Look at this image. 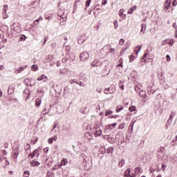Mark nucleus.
<instances>
[{
  "mask_svg": "<svg viewBox=\"0 0 177 177\" xmlns=\"http://www.w3.org/2000/svg\"><path fill=\"white\" fill-rule=\"evenodd\" d=\"M83 165L85 169H91L92 168V160L88 156L83 157Z\"/></svg>",
  "mask_w": 177,
  "mask_h": 177,
  "instance_id": "1",
  "label": "nucleus"
},
{
  "mask_svg": "<svg viewBox=\"0 0 177 177\" xmlns=\"http://www.w3.org/2000/svg\"><path fill=\"white\" fill-rule=\"evenodd\" d=\"M88 59H89V53L84 51L80 54L81 62H86Z\"/></svg>",
  "mask_w": 177,
  "mask_h": 177,
  "instance_id": "2",
  "label": "nucleus"
},
{
  "mask_svg": "<svg viewBox=\"0 0 177 177\" xmlns=\"http://www.w3.org/2000/svg\"><path fill=\"white\" fill-rule=\"evenodd\" d=\"M114 92H115V88L114 87V85H111L109 88H105L104 90L105 95H109V93H114Z\"/></svg>",
  "mask_w": 177,
  "mask_h": 177,
  "instance_id": "3",
  "label": "nucleus"
},
{
  "mask_svg": "<svg viewBox=\"0 0 177 177\" xmlns=\"http://www.w3.org/2000/svg\"><path fill=\"white\" fill-rule=\"evenodd\" d=\"M19 147H15V149H13L12 151V157L14 158V162H17V158L19 157Z\"/></svg>",
  "mask_w": 177,
  "mask_h": 177,
  "instance_id": "4",
  "label": "nucleus"
},
{
  "mask_svg": "<svg viewBox=\"0 0 177 177\" xmlns=\"http://www.w3.org/2000/svg\"><path fill=\"white\" fill-rule=\"evenodd\" d=\"M91 66L92 67H100V66H102V61L99 59H94L91 62Z\"/></svg>",
  "mask_w": 177,
  "mask_h": 177,
  "instance_id": "5",
  "label": "nucleus"
},
{
  "mask_svg": "<svg viewBox=\"0 0 177 177\" xmlns=\"http://www.w3.org/2000/svg\"><path fill=\"white\" fill-rule=\"evenodd\" d=\"M36 156L37 157H39V150L38 149H35L32 153H30L28 157L34 158Z\"/></svg>",
  "mask_w": 177,
  "mask_h": 177,
  "instance_id": "6",
  "label": "nucleus"
},
{
  "mask_svg": "<svg viewBox=\"0 0 177 177\" xmlns=\"http://www.w3.org/2000/svg\"><path fill=\"white\" fill-rule=\"evenodd\" d=\"M95 132L94 133L95 138H98L99 136H100V135H102V133H103V131H102V129H99V127H95Z\"/></svg>",
  "mask_w": 177,
  "mask_h": 177,
  "instance_id": "7",
  "label": "nucleus"
},
{
  "mask_svg": "<svg viewBox=\"0 0 177 177\" xmlns=\"http://www.w3.org/2000/svg\"><path fill=\"white\" fill-rule=\"evenodd\" d=\"M171 6V0H166L164 5V10H168Z\"/></svg>",
  "mask_w": 177,
  "mask_h": 177,
  "instance_id": "8",
  "label": "nucleus"
},
{
  "mask_svg": "<svg viewBox=\"0 0 177 177\" xmlns=\"http://www.w3.org/2000/svg\"><path fill=\"white\" fill-rule=\"evenodd\" d=\"M57 140V136H54L48 140V145H52L53 142H56Z\"/></svg>",
  "mask_w": 177,
  "mask_h": 177,
  "instance_id": "9",
  "label": "nucleus"
},
{
  "mask_svg": "<svg viewBox=\"0 0 177 177\" xmlns=\"http://www.w3.org/2000/svg\"><path fill=\"white\" fill-rule=\"evenodd\" d=\"M30 164L31 167H39V162L35 160H31L30 162Z\"/></svg>",
  "mask_w": 177,
  "mask_h": 177,
  "instance_id": "10",
  "label": "nucleus"
},
{
  "mask_svg": "<svg viewBox=\"0 0 177 177\" xmlns=\"http://www.w3.org/2000/svg\"><path fill=\"white\" fill-rule=\"evenodd\" d=\"M37 81H44V82H46V81H48V77L45 75H42L37 78Z\"/></svg>",
  "mask_w": 177,
  "mask_h": 177,
  "instance_id": "11",
  "label": "nucleus"
},
{
  "mask_svg": "<svg viewBox=\"0 0 177 177\" xmlns=\"http://www.w3.org/2000/svg\"><path fill=\"white\" fill-rule=\"evenodd\" d=\"M111 129H113V128H111V124L107 125L104 129V133H109Z\"/></svg>",
  "mask_w": 177,
  "mask_h": 177,
  "instance_id": "12",
  "label": "nucleus"
},
{
  "mask_svg": "<svg viewBox=\"0 0 177 177\" xmlns=\"http://www.w3.org/2000/svg\"><path fill=\"white\" fill-rule=\"evenodd\" d=\"M79 80L84 81V82H86V81H88V77H86L85 75L80 74L79 76Z\"/></svg>",
  "mask_w": 177,
  "mask_h": 177,
  "instance_id": "13",
  "label": "nucleus"
},
{
  "mask_svg": "<svg viewBox=\"0 0 177 177\" xmlns=\"http://www.w3.org/2000/svg\"><path fill=\"white\" fill-rule=\"evenodd\" d=\"M60 74L62 75H67L68 74V68H64L63 70L60 71Z\"/></svg>",
  "mask_w": 177,
  "mask_h": 177,
  "instance_id": "14",
  "label": "nucleus"
},
{
  "mask_svg": "<svg viewBox=\"0 0 177 177\" xmlns=\"http://www.w3.org/2000/svg\"><path fill=\"white\" fill-rule=\"evenodd\" d=\"M142 49V46H138L134 48V52L136 55H138Z\"/></svg>",
  "mask_w": 177,
  "mask_h": 177,
  "instance_id": "15",
  "label": "nucleus"
},
{
  "mask_svg": "<svg viewBox=\"0 0 177 177\" xmlns=\"http://www.w3.org/2000/svg\"><path fill=\"white\" fill-rule=\"evenodd\" d=\"M139 95L141 97L146 99V91L140 90Z\"/></svg>",
  "mask_w": 177,
  "mask_h": 177,
  "instance_id": "16",
  "label": "nucleus"
},
{
  "mask_svg": "<svg viewBox=\"0 0 177 177\" xmlns=\"http://www.w3.org/2000/svg\"><path fill=\"white\" fill-rule=\"evenodd\" d=\"M169 106V101H167V100L163 101L162 107H164V109H168Z\"/></svg>",
  "mask_w": 177,
  "mask_h": 177,
  "instance_id": "17",
  "label": "nucleus"
},
{
  "mask_svg": "<svg viewBox=\"0 0 177 177\" xmlns=\"http://www.w3.org/2000/svg\"><path fill=\"white\" fill-rule=\"evenodd\" d=\"M41 103H42V100L41 98H37L35 106H37V107H39V106H41Z\"/></svg>",
  "mask_w": 177,
  "mask_h": 177,
  "instance_id": "18",
  "label": "nucleus"
},
{
  "mask_svg": "<svg viewBox=\"0 0 177 177\" xmlns=\"http://www.w3.org/2000/svg\"><path fill=\"white\" fill-rule=\"evenodd\" d=\"M134 10H136V6H134L131 7V8H129L128 10V14L132 15L133 13Z\"/></svg>",
  "mask_w": 177,
  "mask_h": 177,
  "instance_id": "19",
  "label": "nucleus"
},
{
  "mask_svg": "<svg viewBox=\"0 0 177 177\" xmlns=\"http://www.w3.org/2000/svg\"><path fill=\"white\" fill-rule=\"evenodd\" d=\"M61 164H62V165H67V164H68V158H62Z\"/></svg>",
  "mask_w": 177,
  "mask_h": 177,
  "instance_id": "20",
  "label": "nucleus"
},
{
  "mask_svg": "<svg viewBox=\"0 0 177 177\" xmlns=\"http://www.w3.org/2000/svg\"><path fill=\"white\" fill-rule=\"evenodd\" d=\"M122 110H124V106H122V105H118L116 107V113H120V111H122Z\"/></svg>",
  "mask_w": 177,
  "mask_h": 177,
  "instance_id": "21",
  "label": "nucleus"
},
{
  "mask_svg": "<svg viewBox=\"0 0 177 177\" xmlns=\"http://www.w3.org/2000/svg\"><path fill=\"white\" fill-rule=\"evenodd\" d=\"M124 9H121L119 11V16H120V17H123L125 19V17H127V15H124Z\"/></svg>",
  "mask_w": 177,
  "mask_h": 177,
  "instance_id": "22",
  "label": "nucleus"
},
{
  "mask_svg": "<svg viewBox=\"0 0 177 177\" xmlns=\"http://www.w3.org/2000/svg\"><path fill=\"white\" fill-rule=\"evenodd\" d=\"M125 164V160H121L119 163H118V167H120V168H122V167H124V165Z\"/></svg>",
  "mask_w": 177,
  "mask_h": 177,
  "instance_id": "23",
  "label": "nucleus"
},
{
  "mask_svg": "<svg viewBox=\"0 0 177 177\" xmlns=\"http://www.w3.org/2000/svg\"><path fill=\"white\" fill-rule=\"evenodd\" d=\"M84 138H87V139L89 140L90 139H92V136L91 135V133H84Z\"/></svg>",
  "mask_w": 177,
  "mask_h": 177,
  "instance_id": "24",
  "label": "nucleus"
},
{
  "mask_svg": "<svg viewBox=\"0 0 177 177\" xmlns=\"http://www.w3.org/2000/svg\"><path fill=\"white\" fill-rule=\"evenodd\" d=\"M169 42H171V41L169 39H165V41H162L161 43V45L162 46L168 45V44H169Z\"/></svg>",
  "mask_w": 177,
  "mask_h": 177,
  "instance_id": "25",
  "label": "nucleus"
},
{
  "mask_svg": "<svg viewBox=\"0 0 177 177\" xmlns=\"http://www.w3.org/2000/svg\"><path fill=\"white\" fill-rule=\"evenodd\" d=\"M106 153L108 154H113V147H108V149L106 150Z\"/></svg>",
  "mask_w": 177,
  "mask_h": 177,
  "instance_id": "26",
  "label": "nucleus"
},
{
  "mask_svg": "<svg viewBox=\"0 0 177 177\" xmlns=\"http://www.w3.org/2000/svg\"><path fill=\"white\" fill-rule=\"evenodd\" d=\"M52 59H53V55H48L46 57V62H50V60H52Z\"/></svg>",
  "mask_w": 177,
  "mask_h": 177,
  "instance_id": "27",
  "label": "nucleus"
},
{
  "mask_svg": "<svg viewBox=\"0 0 177 177\" xmlns=\"http://www.w3.org/2000/svg\"><path fill=\"white\" fill-rule=\"evenodd\" d=\"M86 109H87L86 106L82 108V109L80 110L81 114H85V113H86Z\"/></svg>",
  "mask_w": 177,
  "mask_h": 177,
  "instance_id": "28",
  "label": "nucleus"
},
{
  "mask_svg": "<svg viewBox=\"0 0 177 177\" xmlns=\"http://www.w3.org/2000/svg\"><path fill=\"white\" fill-rule=\"evenodd\" d=\"M100 152L101 153V154H106V148L102 147L101 148H100Z\"/></svg>",
  "mask_w": 177,
  "mask_h": 177,
  "instance_id": "29",
  "label": "nucleus"
},
{
  "mask_svg": "<svg viewBox=\"0 0 177 177\" xmlns=\"http://www.w3.org/2000/svg\"><path fill=\"white\" fill-rule=\"evenodd\" d=\"M24 177H30V171L28 170L24 171Z\"/></svg>",
  "mask_w": 177,
  "mask_h": 177,
  "instance_id": "30",
  "label": "nucleus"
},
{
  "mask_svg": "<svg viewBox=\"0 0 177 177\" xmlns=\"http://www.w3.org/2000/svg\"><path fill=\"white\" fill-rule=\"evenodd\" d=\"M110 114H113V111H111V110H106V111H105V115H106V117L110 115Z\"/></svg>",
  "mask_w": 177,
  "mask_h": 177,
  "instance_id": "31",
  "label": "nucleus"
},
{
  "mask_svg": "<svg viewBox=\"0 0 177 177\" xmlns=\"http://www.w3.org/2000/svg\"><path fill=\"white\" fill-rule=\"evenodd\" d=\"M31 69L32 70V71H38V66L32 65L31 66Z\"/></svg>",
  "mask_w": 177,
  "mask_h": 177,
  "instance_id": "32",
  "label": "nucleus"
},
{
  "mask_svg": "<svg viewBox=\"0 0 177 177\" xmlns=\"http://www.w3.org/2000/svg\"><path fill=\"white\" fill-rule=\"evenodd\" d=\"M145 31H146V24H142L140 32H143V34H145Z\"/></svg>",
  "mask_w": 177,
  "mask_h": 177,
  "instance_id": "33",
  "label": "nucleus"
},
{
  "mask_svg": "<svg viewBox=\"0 0 177 177\" xmlns=\"http://www.w3.org/2000/svg\"><path fill=\"white\" fill-rule=\"evenodd\" d=\"M31 149V145L30 144H27L25 147V151H28Z\"/></svg>",
  "mask_w": 177,
  "mask_h": 177,
  "instance_id": "34",
  "label": "nucleus"
},
{
  "mask_svg": "<svg viewBox=\"0 0 177 177\" xmlns=\"http://www.w3.org/2000/svg\"><path fill=\"white\" fill-rule=\"evenodd\" d=\"M47 177H55V174L53 172L48 171L47 172Z\"/></svg>",
  "mask_w": 177,
  "mask_h": 177,
  "instance_id": "35",
  "label": "nucleus"
},
{
  "mask_svg": "<svg viewBox=\"0 0 177 177\" xmlns=\"http://www.w3.org/2000/svg\"><path fill=\"white\" fill-rule=\"evenodd\" d=\"M136 106H131L130 108H129V111L132 112V111H136Z\"/></svg>",
  "mask_w": 177,
  "mask_h": 177,
  "instance_id": "36",
  "label": "nucleus"
},
{
  "mask_svg": "<svg viewBox=\"0 0 177 177\" xmlns=\"http://www.w3.org/2000/svg\"><path fill=\"white\" fill-rule=\"evenodd\" d=\"M69 83L73 84H78V82H77V80L73 79L69 81Z\"/></svg>",
  "mask_w": 177,
  "mask_h": 177,
  "instance_id": "37",
  "label": "nucleus"
},
{
  "mask_svg": "<svg viewBox=\"0 0 177 177\" xmlns=\"http://www.w3.org/2000/svg\"><path fill=\"white\" fill-rule=\"evenodd\" d=\"M124 44H125V39H120L119 41V45H124Z\"/></svg>",
  "mask_w": 177,
  "mask_h": 177,
  "instance_id": "38",
  "label": "nucleus"
},
{
  "mask_svg": "<svg viewBox=\"0 0 177 177\" xmlns=\"http://www.w3.org/2000/svg\"><path fill=\"white\" fill-rule=\"evenodd\" d=\"M128 174H131V169H127L124 172V176H128Z\"/></svg>",
  "mask_w": 177,
  "mask_h": 177,
  "instance_id": "39",
  "label": "nucleus"
},
{
  "mask_svg": "<svg viewBox=\"0 0 177 177\" xmlns=\"http://www.w3.org/2000/svg\"><path fill=\"white\" fill-rule=\"evenodd\" d=\"M135 172L136 174H140V167H136L135 168Z\"/></svg>",
  "mask_w": 177,
  "mask_h": 177,
  "instance_id": "40",
  "label": "nucleus"
},
{
  "mask_svg": "<svg viewBox=\"0 0 177 177\" xmlns=\"http://www.w3.org/2000/svg\"><path fill=\"white\" fill-rule=\"evenodd\" d=\"M91 2H92V0H87L86 1V6L88 8L91 5Z\"/></svg>",
  "mask_w": 177,
  "mask_h": 177,
  "instance_id": "41",
  "label": "nucleus"
},
{
  "mask_svg": "<svg viewBox=\"0 0 177 177\" xmlns=\"http://www.w3.org/2000/svg\"><path fill=\"white\" fill-rule=\"evenodd\" d=\"M42 20H44V18L42 17H39V18L38 19H36L34 23H35V21H37V23H39V21H42Z\"/></svg>",
  "mask_w": 177,
  "mask_h": 177,
  "instance_id": "42",
  "label": "nucleus"
},
{
  "mask_svg": "<svg viewBox=\"0 0 177 177\" xmlns=\"http://www.w3.org/2000/svg\"><path fill=\"white\" fill-rule=\"evenodd\" d=\"M129 57V62H133V60L135 59V57L133 56V55H130Z\"/></svg>",
  "mask_w": 177,
  "mask_h": 177,
  "instance_id": "43",
  "label": "nucleus"
},
{
  "mask_svg": "<svg viewBox=\"0 0 177 177\" xmlns=\"http://www.w3.org/2000/svg\"><path fill=\"white\" fill-rule=\"evenodd\" d=\"M177 141V136H176V139L172 140V146H175L176 145Z\"/></svg>",
  "mask_w": 177,
  "mask_h": 177,
  "instance_id": "44",
  "label": "nucleus"
},
{
  "mask_svg": "<svg viewBox=\"0 0 177 177\" xmlns=\"http://www.w3.org/2000/svg\"><path fill=\"white\" fill-rule=\"evenodd\" d=\"M23 70H24V68L20 67L18 69H17L16 71H17L18 73H21V71H23Z\"/></svg>",
  "mask_w": 177,
  "mask_h": 177,
  "instance_id": "45",
  "label": "nucleus"
},
{
  "mask_svg": "<svg viewBox=\"0 0 177 177\" xmlns=\"http://www.w3.org/2000/svg\"><path fill=\"white\" fill-rule=\"evenodd\" d=\"M135 91H136V92H140V87L138 86H136L135 87Z\"/></svg>",
  "mask_w": 177,
  "mask_h": 177,
  "instance_id": "46",
  "label": "nucleus"
},
{
  "mask_svg": "<svg viewBox=\"0 0 177 177\" xmlns=\"http://www.w3.org/2000/svg\"><path fill=\"white\" fill-rule=\"evenodd\" d=\"M124 128H125L124 124H121L119 125V129H124Z\"/></svg>",
  "mask_w": 177,
  "mask_h": 177,
  "instance_id": "47",
  "label": "nucleus"
},
{
  "mask_svg": "<svg viewBox=\"0 0 177 177\" xmlns=\"http://www.w3.org/2000/svg\"><path fill=\"white\" fill-rule=\"evenodd\" d=\"M3 19H8V15H6V11L4 12V11H3Z\"/></svg>",
  "mask_w": 177,
  "mask_h": 177,
  "instance_id": "48",
  "label": "nucleus"
},
{
  "mask_svg": "<svg viewBox=\"0 0 177 177\" xmlns=\"http://www.w3.org/2000/svg\"><path fill=\"white\" fill-rule=\"evenodd\" d=\"M6 10H8V5H4L3 6V11L6 12Z\"/></svg>",
  "mask_w": 177,
  "mask_h": 177,
  "instance_id": "49",
  "label": "nucleus"
},
{
  "mask_svg": "<svg viewBox=\"0 0 177 177\" xmlns=\"http://www.w3.org/2000/svg\"><path fill=\"white\" fill-rule=\"evenodd\" d=\"M169 44L167 45H169L170 46H172L174 45V40L173 39H169Z\"/></svg>",
  "mask_w": 177,
  "mask_h": 177,
  "instance_id": "50",
  "label": "nucleus"
},
{
  "mask_svg": "<svg viewBox=\"0 0 177 177\" xmlns=\"http://www.w3.org/2000/svg\"><path fill=\"white\" fill-rule=\"evenodd\" d=\"M48 113H49V111H48L46 112V109H44L42 111L41 114L45 115V114H48Z\"/></svg>",
  "mask_w": 177,
  "mask_h": 177,
  "instance_id": "51",
  "label": "nucleus"
},
{
  "mask_svg": "<svg viewBox=\"0 0 177 177\" xmlns=\"http://www.w3.org/2000/svg\"><path fill=\"white\" fill-rule=\"evenodd\" d=\"M96 91L98 92V93H102V87L97 88Z\"/></svg>",
  "mask_w": 177,
  "mask_h": 177,
  "instance_id": "52",
  "label": "nucleus"
},
{
  "mask_svg": "<svg viewBox=\"0 0 177 177\" xmlns=\"http://www.w3.org/2000/svg\"><path fill=\"white\" fill-rule=\"evenodd\" d=\"M1 153L3 154V156H7L8 155V152L6 151V150L1 151Z\"/></svg>",
  "mask_w": 177,
  "mask_h": 177,
  "instance_id": "53",
  "label": "nucleus"
},
{
  "mask_svg": "<svg viewBox=\"0 0 177 177\" xmlns=\"http://www.w3.org/2000/svg\"><path fill=\"white\" fill-rule=\"evenodd\" d=\"M117 117H118V115H109L108 118H117Z\"/></svg>",
  "mask_w": 177,
  "mask_h": 177,
  "instance_id": "54",
  "label": "nucleus"
},
{
  "mask_svg": "<svg viewBox=\"0 0 177 177\" xmlns=\"http://www.w3.org/2000/svg\"><path fill=\"white\" fill-rule=\"evenodd\" d=\"M170 78H172V80L170 81L171 84H174V73H171L170 75Z\"/></svg>",
  "mask_w": 177,
  "mask_h": 177,
  "instance_id": "55",
  "label": "nucleus"
},
{
  "mask_svg": "<svg viewBox=\"0 0 177 177\" xmlns=\"http://www.w3.org/2000/svg\"><path fill=\"white\" fill-rule=\"evenodd\" d=\"M115 28L117 29L118 28V21H115L114 22Z\"/></svg>",
  "mask_w": 177,
  "mask_h": 177,
  "instance_id": "56",
  "label": "nucleus"
},
{
  "mask_svg": "<svg viewBox=\"0 0 177 177\" xmlns=\"http://www.w3.org/2000/svg\"><path fill=\"white\" fill-rule=\"evenodd\" d=\"M77 43L81 45V44H84V41L81 40V39H77Z\"/></svg>",
  "mask_w": 177,
  "mask_h": 177,
  "instance_id": "57",
  "label": "nucleus"
},
{
  "mask_svg": "<svg viewBox=\"0 0 177 177\" xmlns=\"http://www.w3.org/2000/svg\"><path fill=\"white\" fill-rule=\"evenodd\" d=\"M77 85H80V86H85V84H84L82 82H78Z\"/></svg>",
  "mask_w": 177,
  "mask_h": 177,
  "instance_id": "58",
  "label": "nucleus"
},
{
  "mask_svg": "<svg viewBox=\"0 0 177 177\" xmlns=\"http://www.w3.org/2000/svg\"><path fill=\"white\" fill-rule=\"evenodd\" d=\"M102 5H107V0H103L102 1Z\"/></svg>",
  "mask_w": 177,
  "mask_h": 177,
  "instance_id": "59",
  "label": "nucleus"
},
{
  "mask_svg": "<svg viewBox=\"0 0 177 177\" xmlns=\"http://www.w3.org/2000/svg\"><path fill=\"white\" fill-rule=\"evenodd\" d=\"M172 27L173 28H175V30H177L176 23H174Z\"/></svg>",
  "mask_w": 177,
  "mask_h": 177,
  "instance_id": "60",
  "label": "nucleus"
},
{
  "mask_svg": "<svg viewBox=\"0 0 177 177\" xmlns=\"http://www.w3.org/2000/svg\"><path fill=\"white\" fill-rule=\"evenodd\" d=\"M21 41H26V35H23L21 37Z\"/></svg>",
  "mask_w": 177,
  "mask_h": 177,
  "instance_id": "61",
  "label": "nucleus"
},
{
  "mask_svg": "<svg viewBox=\"0 0 177 177\" xmlns=\"http://www.w3.org/2000/svg\"><path fill=\"white\" fill-rule=\"evenodd\" d=\"M166 59H167V62H169V60H171V57H169V55H167L166 56Z\"/></svg>",
  "mask_w": 177,
  "mask_h": 177,
  "instance_id": "62",
  "label": "nucleus"
},
{
  "mask_svg": "<svg viewBox=\"0 0 177 177\" xmlns=\"http://www.w3.org/2000/svg\"><path fill=\"white\" fill-rule=\"evenodd\" d=\"M62 62V63H66L67 62V59L66 58H63Z\"/></svg>",
  "mask_w": 177,
  "mask_h": 177,
  "instance_id": "63",
  "label": "nucleus"
},
{
  "mask_svg": "<svg viewBox=\"0 0 177 177\" xmlns=\"http://www.w3.org/2000/svg\"><path fill=\"white\" fill-rule=\"evenodd\" d=\"M126 177H136V176H135L133 174H130V176H126Z\"/></svg>",
  "mask_w": 177,
  "mask_h": 177,
  "instance_id": "64",
  "label": "nucleus"
}]
</instances>
